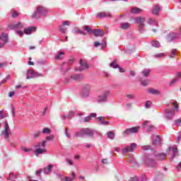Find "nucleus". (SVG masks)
Wrapping results in <instances>:
<instances>
[{
  "instance_id": "4be33fe9",
  "label": "nucleus",
  "mask_w": 181,
  "mask_h": 181,
  "mask_svg": "<svg viewBox=\"0 0 181 181\" xmlns=\"http://www.w3.org/2000/svg\"><path fill=\"white\" fill-rule=\"evenodd\" d=\"M148 93L153 94L154 95H159V94H160V90L151 88L148 90Z\"/></svg>"
},
{
  "instance_id": "09e8293b",
  "label": "nucleus",
  "mask_w": 181,
  "mask_h": 181,
  "mask_svg": "<svg viewBox=\"0 0 181 181\" xmlns=\"http://www.w3.org/2000/svg\"><path fill=\"white\" fill-rule=\"evenodd\" d=\"M62 24L64 26H69L70 25V21H64Z\"/></svg>"
},
{
  "instance_id": "774afa93",
  "label": "nucleus",
  "mask_w": 181,
  "mask_h": 181,
  "mask_svg": "<svg viewBox=\"0 0 181 181\" xmlns=\"http://www.w3.org/2000/svg\"><path fill=\"white\" fill-rule=\"evenodd\" d=\"M130 75L132 76V77L135 76V71H130Z\"/></svg>"
},
{
  "instance_id": "4d7b16f0",
  "label": "nucleus",
  "mask_w": 181,
  "mask_h": 181,
  "mask_svg": "<svg viewBox=\"0 0 181 181\" xmlns=\"http://www.w3.org/2000/svg\"><path fill=\"white\" fill-rule=\"evenodd\" d=\"M175 83H177V79H173L170 83V86H172V84H175Z\"/></svg>"
},
{
  "instance_id": "9b49d317",
  "label": "nucleus",
  "mask_w": 181,
  "mask_h": 181,
  "mask_svg": "<svg viewBox=\"0 0 181 181\" xmlns=\"http://www.w3.org/2000/svg\"><path fill=\"white\" fill-rule=\"evenodd\" d=\"M98 18L101 19V18H111V13L110 12H100L97 14Z\"/></svg>"
},
{
  "instance_id": "9d476101",
  "label": "nucleus",
  "mask_w": 181,
  "mask_h": 181,
  "mask_svg": "<svg viewBox=\"0 0 181 181\" xmlns=\"http://www.w3.org/2000/svg\"><path fill=\"white\" fill-rule=\"evenodd\" d=\"M90 87L88 85H86L82 91L83 97H88L90 95Z\"/></svg>"
},
{
  "instance_id": "72a5a7b5",
  "label": "nucleus",
  "mask_w": 181,
  "mask_h": 181,
  "mask_svg": "<svg viewBox=\"0 0 181 181\" xmlns=\"http://www.w3.org/2000/svg\"><path fill=\"white\" fill-rule=\"evenodd\" d=\"M21 150L23 151V152H30L32 151V148H28L25 146H22L21 147Z\"/></svg>"
},
{
  "instance_id": "7ed1b4c3",
  "label": "nucleus",
  "mask_w": 181,
  "mask_h": 181,
  "mask_svg": "<svg viewBox=\"0 0 181 181\" xmlns=\"http://www.w3.org/2000/svg\"><path fill=\"white\" fill-rule=\"evenodd\" d=\"M136 22L139 24V30H144V28H145V24H144V22H145V18L142 17H137L136 18Z\"/></svg>"
},
{
  "instance_id": "c03bdc74",
  "label": "nucleus",
  "mask_w": 181,
  "mask_h": 181,
  "mask_svg": "<svg viewBox=\"0 0 181 181\" xmlns=\"http://www.w3.org/2000/svg\"><path fill=\"white\" fill-rule=\"evenodd\" d=\"M163 56H165V54H163V53L154 54V57H163Z\"/></svg>"
},
{
  "instance_id": "dca6fc26",
  "label": "nucleus",
  "mask_w": 181,
  "mask_h": 181,
  "mask_svg": "<svg viewBox=\"0 0 181 181\" xmlns=\"http://www.w3.org/2000/svg\"><path fill=\"white\" fill-rule=\"evenodd\" d=\"M107 101V94L104 93L98 97V103H105Z\"/></svg>"
},
{
  "instance_id": "6e6552de",
  "label": "nucleus",
  "mask_w": 181,
  "mask_h": 181,
  "mask_svg": "<svg viewBox=\"0 0 181 181\" xmlns=\"http://www.w3.org/2000/svg\"><path fill=\"white\" fill-rule=\"evenodd\" d=\"M11 134V130H9V125H8V122H6L5 129L3 135L5 139H8L9 138V134Z\"/></svg>"
},
{
  "instance_id": "f03ea898",
  "label": "nucleus",
  "mask_w": 181,
  "mask_h": 181,
  "mask_svg": "<svg viewBox=\"0 0 181 181\" xmlns=\"http://www.w3.org/2000/svg\"><path fill=\"white\" fill-rule=\"evenodd\" d=\"M136 148H138L136 144L132 143L130 146H128L122 149V152H124V153H128V152H134V151H135Z\"/></svg>"
},
{
  "instance_id": "58836bf2",
  "label": "nucleus",
  "mask_w": 181,
  "mask_h": 181,
  "mask_svg": "<svg viewBox=\"0 0 181 181\" xmlns=\"http://www.w3.org/2000/svg\"><path fill=\"white\" fill-rule=\"evenodd\" d=\"M42 134H50V129L49 128L43 129Z\"/></svg>"
},
{
  "instance_id": "338daca9",
  "label": "nucleus",
  "mask_w": 181,
  "mask_h": 181,
  "mask_svg": "<svg viewBox=\"0 0 181 181\" xmlns=\"http://www.w3.org/2000/svg\"><path fill=\"white\" fill-rule=\"evenodd\" d=\"M102 162L104 165H107V163H108V160L107 159H103Z\"/></svg>"
},
{
  "instance_id": "e2e57ef3",
  "label": "nucleus",
  "mask_w": 181,
  "mask_h": 181,
  "mask_svg": "<svg viewBox=\"0 0 181 181\" xmlns=\"http://www.w3.org/2000/svg\"><path fill=\"white\" fill-rule=\"evenodd\" d=\"M141 84H142V86H148V82H146V81H141Z\"/></svg>"
},
{
  "instance_id": "c9c22d12",
  "label": "nucleus",
  "mask_w": 181,
  "mask_h": 181,
  "mask_svg": "<svg viewBox=\"0 0 181 181\" xmlns=\"http://www.w3.org/2000/svg\"><path fill=\"white\" fill-rule=\"evenodd\" d=\"M172 151L174 153L173 158H175V156H176L175 153H177V147H173Z\"/></svg>"
},
{
  "instance_id": "f8f14e48",
  "label": "nucleus",
  "mask_w": 181,
  "mask_h": 181,
  "mask_svg": "<svg viewBox=\"0 0 181 181\" xmlns=\"http://www.w3.org/2000/svg\"><path fill=\"white\" fill-rule=\"evenodd\" d=\"M165 112L166 114V117L168 119H172V118H173V117H175V111H172L169 109H166L165 110Z\"/></svg>"
},
{
  "instance_id": "5701e85b",
  "label": "nucleus",
  "mask_w": 181,
  "mask_h": 181,
  "mask_svg": "<svg viewBox=\"0 0 181 181\" xmlns=\"http://www.w3.org/2000/svg\"><path fill=\"white\" fill-rule=\"evenodd\" d=\"M79 64L81 66V67L83 68V69H88V64H87L86 62L85 61L83 62V59L79 60Z\"/></svg>"
},
{
  "instance_id": "052dcab7",
  "label": "nucleus",
  "mask_w": 181,
  "mask_h": 181,
  "mask_svg": "<svg viewBox=\"0 0 181 181\" xmlns=\"http://www.w3.org/2000/svg\"><path fill=\"white\" fill-rule=\"evenodd\" d=\"M176 125H178L179 124L181 123V119H177V120L175 121Z\"/></svg>"
},
{
  "instance_id": "aec40b11",
  "label": "nucleus",
  "mask_w": 181,
  "mask_h": 181,
  "mask_svg": "<svg viewBox=\"0 0 181 181\" xmlns=\"http://www.w3.org/2000/svg\"><path fill=\"white\" fill-rule=\"evenodd\" d=\"M85 135H88V136H93L94 135V131L91 129H85Z\"/></svg>"
},
{
  "instance_id": "4468645a",
  "label": "nucleus",
  "mask_w": 181,
  "mask_h": 181,
  "mask_svg": "<svg viewBox=\"0 0 181 181\" xmlns=\"http://www.w3.org/2000/svg\"><path fill=\"white\" fill-rule=\"evenodd\" d=\"M36 30V27H29L24 30L25 35H30L32 32H35Z\"/></svg>"
},
{
  "instance_id": "2eb2a0df",
  "label": "nucleus",
  "mask_w": 181,
  "mask_h": 181,
  "mask_svg": "<svg viewBox=\"0 0 181 181\" xmlns=\"http://www.w3.org/2000/svg\"><path fill=\"white\" fill-rule=\"evenodd\" d=\"M97 119H98L99 122L103 125H108L110 124V122L105 121V118L104 117H99Z\"/></svg>"
},
{
  "instance_id": "864d4df0",
  "label": "nucleus",
  "mask_w": 181,
  "mask_h": 181,
  "mask_svg": "<svg viewBox=\"0 0 181 181\" xmlns=\"http://www.w3.org/2000/svg\"><path fill=\"white\" fill-rule=\"evenodd\" d=\"M17 33H18V35H19V36H21V37H22V36H23V32L21 30H18Z\"/></svg>"
},
{
  "instance_id": "7c9ffc66",
  "label": "nucleus",
  "mask_w": 181,
  "mask_h": 181,
  "mask_svg": "<svg viewBox=\"0 0 181 181\" xmlns=\"http://www.w3.org/2000/svg\"><path fill=\"white\" fill-rule=\"evenodd\" d=\"M151 73V70L149 69H144L143 71H141V74L144 76V77H148Z\"/></svg>"
},
{
  "instance_id": "79ce46f5",
  "label": "nucleus",
  "mask_w": 181,
  "mask_h": 181,
  "mask_svg": "<svg viewBox=\"0 0 181 181\" xmlns=\"http://www.w3.org/2000/svg\"><path fill=\"white\" fill-rule=\"evenodd\" d=\"M173 107L175 108V110H178L179 109V104H177V102H173Z\"/></svg>"
},
{
  "instance_id": "412c9836",
  "label": "nucleus",
  "mask_w": 181,
  "mask_h": 181,
  "mask_svg": "<svg viewBox=\"0 0 181 181\" xmlns=\"http://www.w3.org/2000/svg\"><path fill=\"white\" fill-rule=\"evenodd\" d=\"M71 80H74V81H80L81 78H83V76L81 75H73L71 76Z\"/></svg>"
},
{
  "instance_id": "a18cd8bd",
  "label": "nucleus",
  "mask_w": 181,
  "mask_h": 181,
  "mask_svg": "<svg viewBox=\"0 0 181 181\" xmlns=\"http://www.w3.org/2000/svg\"><path fill=\"white\" fill-rule=\"evenodd\" d=\"M84 30H87V32H88V33H90V32H92V33H93V30L90 28L89 26H85V27H84Z\"/></svg>"
},
{
  "instance_id": "20e7f679",
  "label": "nucleus",
  "mask_w": 181,
  "mask_h": 181,
  "mask_svg": "<svg viewBox=\"0 0 181 181\" xmlns=\"http://www.w3.org/2000/svg\"><path fill=\"white\" fill-rule=\"evenodd\" d=\"M24 76H25L27 80H30V78L36 77L37 74H36V72H35V71L30 69L25 74H24Z\"/></svg>"
},
{
  "instance_id": "37998d69",
  "label": "nucleus",
  "mask_w": 181,
  "mask_h": 181,
  "mask_svg": "<svg viewBox=\"0 0 181 181\" xmlns=\"http://www.w3.org/2000/svg\"><path fill=\"white\" fill-rule=\"evenodd\" d=\"M59 30L62 33H66V28L63 26L59 27Z\"/></svg>"
},
{
  "instance_id": "2f4dec72",
  "label": "nucleus",
  "mask_w": 181,
  "mask_h": 181,
  "mask_svg": "<svg viewBox=\"0 0 181 181\" xmlns=\"http://www.w3.org/2000/svg\"><path fill=\"white\" fill-rule=\"evenodd\" d=\"M152 46H153V47H159L160 46V42L156 40L152 41Z\"/></svg>"
},
{
  "instance_id": "4c0bfd02",
  "label": "nucleus",
  "mask_w": 181,
  "mask_h": 181,
  "mask_svg": "<svg viewBox=\"0 0 181 181\" xmlns=\"http://www.w3.org/2000/svg\"><path fill=\"white\" fill-rule=\"evenodd\" d=\"M54 139V136L53 135L47 136L46 137V141H53Z\"/></svg>"
},
{
  "instance_id": "0eeeda50",
  "label": "nucleus",
  "mask_w": 181,
  "mask_h": 181,
  "mask_svg": "<svg viewBox=\"0 0 181 181\" xmlns=\"http://www.w3.org/2000/svg\"><path fill=\"white\" fill-rule=\"evenodd\" d=\"M9 29L14 30V29H22L23 28V25L21 23H12L8 25Z\"/></svg>"
},
{
  "instance_id": "f3484780",
  "label": "nucleus",
  "mask_w": 181,
  "mask_h": 181,
  "mask_svg": "<svg viewBox=\"0 0 181 181\" xmlns=\"http://www.w3.org/2000/svg\"><path fill=\"white\" fill-rule=\"evenodd\" d=\"M157 159H158V160H165L166 159V154L163 153H160L157 155H156Z\"/></svg>"
},
{
  "instance_id": "c85d7f7f",
  "label": "nucleus",
  "mask_w": 181,
  "mask_h": 181,
  "mask_svg": "<svg viewBox=\"0 0 181 181\" xmlns=\"http://www.w3.org/2000/svg\"><path fill=\"white\" fill-rule=\"evenodd\" d=\"M159 144H160V137H159V136H156L155 140L153 141V144L156 146Z\"/></svg>"
},
{
  "instance_id": "bb28decb",
  "label": "nucleus",
  "mask_w": 181,
  "mask_h": 181,
  "mask_svg": "<svg viewBox=\"0 0 181 181\" xmlns=\"http://www.w3.org/2000/svg\"><path fill=\"white\" fill-rule=\"evenodd\" d=\"M175 56H177V51H176V49H172L171 54H170L169 57L170 59H175Z\"/></svg>"
},
{
  "instance_id": "a19ab883",
  "label": "nucleus",
  "mask_w": 181,
  "mask_h": 181,
  "mask_svg": "<svg viewBox=\"0 0 181 181\" xmlns=\"http://www.w3.org/2000/svg\"><path fill=\"white\" fill-rule=\"evenodd\" d=\"M11 16L12 18H18V16H19V13L17 11H14L13 12V14Z\"/></svg>"
},
{
  "instance_id": "680f3d73",
  "label": "nucleus",
  "mask_w": 181,
  "mask_h": 181,
  "mask_svg": "<svg viewBox=\"0 0 181 181\" xmlns=\"http://www.w3.org/2000/svg\"><path fill=\"white\" fill-rule=\"evenodd\" d=\"M64 181H73V179H71V178H70V177H66L64 178Z\"/></svg>"
},
{
  "instance_id": "8fccbe9b",
  "label": "nucleus",
  "mask_w": 181,
  "mask_h": 181,
  "mask_svg": "<svg viewBox=\"0 0 181 181\" xmlns=\"http://www.w3.org/2000/svg\"><path fill=\"white\" fill-rule=\"evenodd\" d=\"M127 98L130 99L135 98V95L134 94L127 95Z\"/></svg>"
},
{
  "instance_id": "69168bd1",
  "label": "nucleus",
  "mask_w": 181,
  "mask_h": 181,
  "mask_svg": "<svg viewBox=\"0 0 181 181\" xmlns=\"http://www.w3.org/2000/svg\"><path fill=\"white\" fill-rule=\"evenodd\" d=\"M13 95H15V93H13V92H9V93H8V97H13Z\"/></svg>"
},
{
  "instance_id": "603ef678",
  "label": "nucleus",
  "mask_w": 181,
  "mask_h": 181,
  "mask_svg": "<svg viewBox=\"0 0 181 181\" xmlns=\"http://www.w3.org/2000/svg\"><path fill=\"white\" fill-rule=\"evenodd\" d=\"M8 64L6 62H2L0 64V69L2 67H5V66H7Z\"/></svg>"
},
{
  "instance_id": "393cba45",
  "label": "nucleus",
  "mask_w": 181,
  "mask_h": 181,
  "mask_svg": "<svg viewBox=\"0 0 181 181\" xmlns=\"http://www.w3.org/2000/svg\"><path fill=\"white\" fill-rule=\"evenodd\" d=\"M129 26H131V24H129V23H122L121 24V29L127 30L129 29Z\"/></svg>"
},
{
  "instance_id": "5fc2aeb1",
  "label": "nucleus",
  "mask_w": 181,
  "mask_h": 181,
  "mask_svg": "<svg viewBox=\"0 0 181 181\" xmlns=\"http://www.w3.org/2000/svg\"><path fill=\"white\" fill-rule=\"evenodd\" d=\"M100 45H101V44L98 41L95 42V43H94L95 47H98V46H100Z\"/></svg>"
},
{
  "instance_id": "0e129e2a",
  "label": "nucleus",
  "mask_w": 181,
  "mask_h": 181,
  "mask_svg": "<svg viewBox=\"0 0 181 181\" xmlns=\"http://www.w3.org/2000/svg\"><path fill=\"white\" fill-rule=\"evenodd\" d=\"M66 162H67L69 165H73V160H70V159L66 160Z\"/></svg>"
},
{
  "instance_id": "1a4fd4ad",
  "label": "nucleus",
  "mask_w": 181,
  "mask_h": 181,
  "mask_svg": "<svg viewBox=\"0 0 181 181\" xmlns=\"http://www.w3.org/2000/svg\"><path fill=\"white\" fill-rule=\"evenodd\" d=\"M97 117V114L91 113L89 116L84 117L83 119H81V122H90L91 121V118H95Z\"/></svg>"
},
{
  "instance_id": "a878e982",
  "label": "nucleus",
  "mask_w": 181,
  "mask_h": 181,
  "mask_svg": "<svg viewBox=\"0 0 181 181\" xmlns=\"http://www.w3.org/2000/svg\"><path fill=\"white\" fill-rule=\"evenodd\" d=\"M160 11V7H159L158 6H155L154 8L153 9V13L154 15H158V13H159Z\"/></svg>"
},
{
  "instance_id": "6ab92c4d",
  "label": "nucleus",
  "mask_w": 181,
  "mask_h": 181,
  "mask_svg": "<svg viewBox=\"0 0 181 181\" xmlns=\"http://www.w3.org/2000/svg\"><path fill=\"white\" fill-rule=\"evenodd\" d=\"M92 33H93L94 36H103V31L98 29L93 30Z\"/></svg>"
},
{
  "instance_id": "c756f323",
  "label": "nucleus",
  "mask_w": 181,
  "mask_h": 181,
  "mask_svg": "<svg viewBox=\"0 0 181 181\" xmlns=\"http://www.w3.org/2000/svg\"><path fill=\"white\" fill-rule=\"evenodd\" d=\"M63 56H64V52H59V54L55 56V59L57 60H62V59H63Z\"/></svg>"
},
{
  "instance_id": "13d9d810",
  "label": "nucleus",
  "mask_w": 181,
  "mask_h": 181,
  "mask_svg": "<svg viewBox=\"0 0 181 181\" xmlns=\"http://www.w3.org/2000/svg\"><path fill=\"white\" fill-rule=\"evenodd\" d=\"M40 135V132H36L34 134V138H38Z\"/></svg>"
},
{
  "instance_id": "6e6d98bb",
  "label": "nucleus",
  "mask_w": 181,
  "mask_h": 181,
  "mask_svg": "<svg viewBox=\"0 0 181 181\" xmlns=\"http://www.w3.org/2000/svg\"><path fill=\"white\" fill-rule=\"evenodd\" d=\"M129 181H138V177H134L129 179Z\"/></svg>"
},
{
  "instance_id": "39448f33",
  "label": "nucleus",
  "mask_w": 181,
  "mask_h": 181,
  "mask_svg": "<svg viewBox=\"0 0 181 181\" xmlns=\"http://www.w3.org/2000/svg\"><path fill=\"white\" fill-rule=\"evenodd\" d=\"M139 127H134L129 129H127L124 132V134H125L126 135H129V134H135L138 132V131H139Z\"/></svg>"
},
{
  "instance_id": "ea45409f",
  "label": "nucleus",
  "mask_w": 181,
  "mask_h": 181,
  "mask_svg": "<svg viewBox=\"0 0 181 181\" xmlns=\"http://www.w3.org/2000/svg\"><path fill=\"white\" fill-rule=\"evenodd\" d=\"M73 115H74V112L71 111L69 112V114L67 116V118H69V119H71V118H73Z\"/></svg>"
},
{
  "instance_id": "49530a36",
  "label": "nucleus",
  "mask_w": 181,
  "mask_h": 181,
  "mask_svg": "<svg viewBox=\"0 0 181 181\" xmlns=\"http://www.w3.org/2000/svg\"><path fill=\"white\" fill-rule=\"evenodd\" d=\"M76 33H79V35H83V36L86 35V33H84L83 31H82L81 30H78L76 31Z\"/></svg>"
},
{
  "instance_id": "423d86ee",
  "label": "nucleus",
  "mask_w": 181,
  "mask_h": 181,
  "mask_svg": "<svg viewBox=\"0 0 181 181\" xmlns=\"http://www.w3.org/2000/svg\"><path fill=\"white\" fill-rule=\"evenodd\" d=\"M6 43H8V35L2 34L0 36V47H3Z\"/></svg>"
},
{
  "instance_id": "3c124183",
  "label": "nucleus",
  "mask_w": 181,
  "mask_h": 181,
  "mask_svg": "<svg viewBox=\"0 0 181 181\" xmlns=\"http://www.w3.org/2000/svg\"><path fill=\"white\" fill-rule=\"evenodd\" d=\"M47 169L48 172H52V169H53V165H48Z\"/></svg>"
},
{
  "instance_id": "f257e3e1",
  "label": "nucleus",
  "mask_w": 181,
  "mask_h": 181,
  "mask_svg": "<svg viewBox=\"0 0 181 181\" xmlns=\"http://www.w3.org/2000/svg\"><path fill=\"white\" fill-rule=\"evenodd\" d=\"M46 13H47V9L42 6H38L35 12L33 14V18L39 19L40 16H45Z\"/></svg>"
},
{
  "instance_id": "b1692460",
  "label": "nucleus",
  "mask_w": 181,
  "mask_h": 181,
  "mask_svg": "<svg viewBox=\"0 0 181 181\" xmlns=\"http://www.w3.org/2000/svg\"><path fill=\"white\" fill-rule=\"evenodd\" d=\"M141 12L142 9L138 7H134L131 11L132 13H141Z\"/></svg>"
},
{
  "instance_id": "ddd939ff",
  "label": "nucleus",
  "mask_w": 181,
  "mask_h": 181,
  "mask_svg": "<svg viewBox=\"0 0 181 181\" xmlns=\"http://www.w3.org/2000/svg\"><path fill=\"white\" fill-rule=\"evenodd\" d=\"M84 135H86V131H85V129L79 131V132H77L74 136L76 138H83V136H84Z\"/></svg>"
},
{
  "instance_id": "de8ad7c7",
  "label": "nucleus",
  "mask_w": 181,
  "mask_h": 181,
  "mask_svg": "<svg viewBox=\"0 0 181 181\" xmlns=\"http://www.w3.org/2000/svg\"><path fill=\"white\" fill-rule=\"evenodd\" d=\"M152 104V103H151V101L148 100L146 103V108H148V107H151V105Z\"/></svg>"
},
{
  "instance_id": "e433bc0d",
  "label": "nucleus",
  "mask_w": 181,
  "mask_h": 181,
  "mask_svg": "<svg viewBox=\"0 0 181 181\" xmlns=\"http://www.w3.org/2000/svg\"><path fill=\"white\" fill-rule=\"evenodd\" d=\"M44 152H46V150L42 149V148H37L36 150V153L40 154V153H43Z\"/></svg>"
},
{
  "instance_id": "cd10ccee",
  "label": "nucleus",
  "mask_w": 181,
  "mask_h": 181,
  "mask_svg": "<svg viewBox=\"0 0 181 181\" xmlns=\"http://www.w3.org/2000/svg\"><path fill=\"white\" fill-rule=\"evenodd\" d=\"M112 69H118L119 65L117 64V59H114V61L110 64Z\"/></svg>"
},
{
  "instance_id": "473e14b6",
  "label": "nucleus",
  "mask_w": 181,
  "mask_h": 181,
  "mask_svg": "<svg viewBox=\"0 0 181 181\" xmlns=\"http://www.w3.org/2000/svg\"><path fill=\"white\" fill-rule=\"evenodd\" d=\"M115 136V134L112 132H109L107 133V138H110V139H114V137Z\"/></svg>"
},
{
  "instance_id": "f704fd0d",
  "label": "nucleus",
  "mask_w": 181,
  "mask_h": 181,
  "mask_svg": "<svg viewBox=\"0 0 181 181\" xmlns=\"http://www.w3.org/2000/svg\"><path fill=\"white\" fill-rule=\"evenodd\" d=\"M141 148L143 149V151H149V149H151V146L145 145L143 146Z\"/></svg>"
},
{
  "instance_id": "a211bd4d",
  "label": "nucleus",
  "mask_w": 181,
  "mask_h": 181,
  "mask_svg": "<svg viewBox=\"0 0 181 181\" xmlns=\"http://www.w3.org/2000/svg\"><path fill=\"white\" fill-rule=\"evenodd\" d=\"M145 163H146V165H148V166H153V159L151 158L150 157H146V160H145Z\"/></svg>"
},
{
  "instance_id": "bf43d9fd",
  "label": "nucleus",
  "mask_w": 181,
  "mask_h": 181,
  "mask_svg": "<svg viewBox=\"0 0 181 181\" xmlns=\"http://www.w3.org/2000/svg\"><path fill=\"white\" fill-rule=\"evenodd\" d=\"M117 69H119L120 73H124L125 72V69H122V68H121L119 66L117 67Z\"/></svg>"
}]
</instances>
